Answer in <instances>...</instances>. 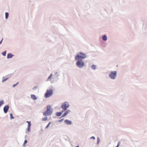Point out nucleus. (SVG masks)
Listing matches in <instances>:
<instances>
[{"label": "nucleus", "instance_id": "f257e3e1", "mask_svg": "<svg viewBox=\"0 0 147 147\" xmlns=\"http://www.w3.org/2000/svg\"><path fill=\"white\" fill-rule=\"evenodd\" d=\"M52 109L50 105L47 106V110L44 112L43 114L44 116H48L50 115L52 113Z\"/></svg>", "mask_w": 147, "mask_h": 147}, {"label": "nucleus", "instance_id": "f03ea898", "mask_svg": "<svg viewBox=\"0 0 147 147\" xmlns=\"http://www.w3.org/2000/svg\"><path fill=\"white\" fill-rule=\"evenodd\" d=\"M86 58V55L83 53L80 52L79 54H77V55L75 57V59L76 60H78L80 59H84Z\"/></svg>", "mask_w": 147, "mask_h": 147}, {"label": "nucleus", "instance_id": "7ed1b4c3", "mask_svg": "<svg viewBox=\"0 0 147 147\" xmlns=\"http://www.w3.org/2000/svg\"><path fill=\"white\" fill-rule=\"evenodd\" d=\"M53 93V90L52 89L47 90L44 95V97L47 98L51 96Z\"/></svg>", "mask_w": 147, "mask_h": 147}, {"label": "nucleus", "instance_id": "20e7f679", "mask_svg": "<svg viewBox=\"0 0 147 147\" xmlns=\"http://www.w3.org/2000/svg\"><path fill=\"white\" fill-rule=\"evenodd\" d=\"M69 105L68 102H65L63 103L61 106V108L63 110V111L66 110L69 107Z\"/></svg>", "mask_w": 147, "mask_h": 147}, {"label": "nucleus", "instance_id": "39448f33", "mask_svg": "<svg viewBox=\"0 0 147 147\" xmlns=\"http://www.w3.org/2000/svg\"><path fill=\"white\" fill-rule=\"evenodd\" d=\"M117 75V72L116 71H111L109 74V77L112 79H115Z\"/></svg>", "mask_w": 147, "mask_h": 147}, {"label": "nucleus", "instance_id": "423d86ee", "mask_svg": "<svg viewBox=\"0 0 147 147\" xmlns=\"http://www.w3.org/2000/svg\"><path fill=\"white\" fill-rule=\"evenodd\" d=\"M76 65L79 67L82 68L84 65V63L83 61H78L76 63Z\"/></svg>", "mask_w": 147, "mask_h": 147}, {"label": "nucleus", "instance_id": "0eeeda50", "mask_svg": "<svg viewBox=\"0 0 147 147\" xmlns=\"http://www.w3.org/2000/svg\"><path fill=\"white\" fill-rule=\"evenodd\" d=\"M9 109V107L8 105L5 106L3 108L4 112L5 113H6Z\"/></svg>", "mask_w": 147, "mask_h": 147}, {"label": "nucleus", "instance_id": "6e6552de", "mask_svg": "<svg viewBox=\"0 0 147 147\" xmlns=\"http://www.w3.org/2000/svg\"><path fill=\"white\" fill-rule=\"evenodd\" d=\"M70 111L69 110H67L63 114V115L62 116V117H64L67 115L68 114H69Z\"/></svg>", "mask_w": 147, "mask_h": 147}, {"label": "nucleus", "instance_id": "1a4fd4ad", "mask_svg": "<svg viewBox=\"0 0 147 147\" xmlns=\"http://www.w3.org/2000/svg\"><path fill=\"white\" fill-rule=\"evenodd\" d=\"M14 56L11 53H9L7 55V58L8 59L11 58L13 57Z\"/></svg>", "mask_w": 147, "mask_h": 147}, {"label": "nucleus", "instance_id": "9d476101", "mask_svg": "<svg viewBox=\"0 0 147 147\" xmlns=\"http://www.w3.org/2000/svg\"><path fill=\"white\" fill-rule=\"evenodd\" d=\"M65 123L67 125H70L71 123V121L67 119L65 120Z\"/></svg>", "mask_w": 147, "mask_h": 147}, {"label": "nucleus", "instance_id": "9b49d317", "mask_svg": "<svg viewBox=\"0 0 147 147\" xmlns=\"http://www.w3.org/2000/svg\"><path fill=\"white\" fill-rule=\"evenodd\" d=\"M63 110H62L61 112H58L56 113V115L57 116L59 117L61 116L62 113L63 112Z\"/></svg>", "mask_w": 147, "mask_h": 147}, {"label": "nucleus", "instance_id": "f8f14e48", "mask_svg": "<svg viewBox=\"0 0 147 147\" xmlns=\"http://www.w3.org/2000/svg\"><path fill=\"white\" fill-rule=\"evenodd\" d=\"M31 96L32 98L34 100H36L37 99L36 96L34 94H31Z\"/></svg>", "mask_w": 147, "mask_h": 147}, {"label": "nucleus", "instance_id": "ddd939ff", "mask_svg": "<svg viewBox=\"0 0 147 147\" xmlns=\"http://www.w3.org/2000/svg\"><path fill=\"white\" fill-rule=\"evenodd\" d=\"M102 38L104 40H107V37L106 35H104L102 36Z\"/></svg>", "mask_w": 147, "mask_h": 147}, {"label": "nucleus", "instance_id": "4468645a", "mask_svg": "<svg viewBox=\"0 0 147 147\" xmlns=\"http://www.w3.org/2000/svg\"><path fill=\"white\" fill-rule=\"evenodd\" d=\"M5 18L6 19H7L8 18L9 16V14L7 12H6L5 13Z\"/></svg>", "mask_w": 147, "mask_h": 147}, {"label": "nucleus", "instance_id": "2eb2a0df", "mask_svg": "<svg viewBox=\"0 0 147 147\" xmlns=\"http://www.w3.org/2000/svg\"><path fill=\"white\" fill-rule=\"evenodd\" d=\"M91 67L93 69L95 70L96 68V66L94 65H93L91 66Z\"/></svg>", "mask_w": 147, "mask_h": 147}, {"label": "nucleus", "instance_id": "dca6fc26", "mask_svg": "<svg viewBox=\"0 0 147 147\" xmlns=\"http://www.w3.org/2000/svg\"><path fill=\"white\" fill-rule=\"evenodd\" d=\"M52 74H51L50 75L49 77L48 78V80H49L50 79H51L52 77Z\"/></svg>", "mask_w": 147, "mask_h": 147}, {"label": "nucleus", "instance_id": "f3484780", "mask_svg": "<svg viewBox=\"0 0 147 147\" xmlns=\"http://www.w3.org/2000/svg\"><path fill=\"white\" fill-rule=\"evenodd\" d=\"M27 141L26 140H25L24 143L23 144V146H25L26 144L27 143Z\"/></svg>", "mask_w": 147, "mask_h": 147}, {"label": "nucleus", "instance_id": "a211bd4d", "mask_svg": "<svg viewBox=\"0 0 147 147\" xmlns=\"http://www.w3.org/2000/svg\"><path fill=\"white\" fill-rule=\"evenodd\" d=\"M4 103L3 101V100H1L0 101V107Z\"/></svg>", "mask_w": 147, "mask_h": 147}, {"label": "nucleus", "instance_id": "6ab92c4d", "mask_svg": "<svg viewBox=\"0 0 147 147\" xmlns=\"http://www.w3.org/2000/svg\"><path fill=\"white\" fill-rule=\"evenodd\" d=\"M2 54L4 56H5L6 54V51H5L2 53Z\"/></svg>", "mask_w": 147, "mask_h": 147}, {"label": "nucleus", "instance_id": "aec40b11", "mask_svg": "<svg viewBox=\"0 0 147 147\" xmlns=\"http://www.w3.org/2000/svg\"><path fill=\"white\" fill-rule=\"evenodd\" d=\"M10 117L11 119H13L14 118V117H13V115L12 114V113L10 114Z\"/></svg>", "mask_w": 147, "mask_h": 147}, {"label": "nucleus", "instance_id": "412c9836", "mask_svg": "<svg viewBox=\"0 0 147 147\" xmlns=\"http://www.w3.org/2000/svg\"><path fill=\"white\" fill-rule=\"evenodd\" d=\"M19 83V82H18L17 83H16V84H14L13 85V87H15V86H16L17 84Z\"/></svg>", "mask_w": 147, "mask_h": 147}, {"label": "nucleus", "instance_id": "4be33fe9", "mask_svg": "<svg viewBox=\"0 0 147 147\" xmlns=\"http://www.w3.org/2000/svg\"><path fill=\"white\" fill-rule=\"evenodd\" d=\"M47 119V117H45L43 118L42 120V121H46Z\"/></svg>", "mask_w": 147, "mask_h": 147}, {"label": "nucleus", "instance_id": "5701e85b", "mask_svg": "<svg viewBox=\"0 0 147 147\" xmlns=\"http://www.w3.org/2000/svg\"><path fill=\"white\" fill-rule=\"evenodd\" d=\"M51 122H50L47 125V126H46V128H46V129L47 128L49 127V125L50 124H51Z\"/></svg>", "mask_w": 147, "mask_h": 147}, {"label": "nucleus", "instance_id": "b1692460", "mask_svg": "<svg viewBox=\"0 0 147 147\" xmlns=\"http://www.w3.org/2000/svg\"><path fill=\"white\" fill-rule=\"evenodd\" d=\"M8 79V78H7L3 79V80H2V82H4L5 81H6V80H7Z\"/></svg>", "mask_w": 147, "mask_h": 147}, {"label": "nucleus", "instance_id": "393cba45", "mask_svg": "<svg viewBox=\"0 0 147 147\" xmlns=\"http://www.w3.org/2000/svg\"><path fill=\"white\" fill-rule=\"evenodd\" d=\"M100 140L99 139V138H97V144H98L100 142Z\"/></svg>", "mask_w": 147, "mask_h": 147}, {"label": "nucleus", "instance_id": "a878e982", "mask_svg": "<svg viewBox=\"0 0 147 147\" xmlns=\"http://www.w3.org/2000/svg\"><path fill=\"white\" fill-rule=\"evenodd\" d=\"M30 127H28V132H30Z\"/></svg>", "mask_w": 147, "mask_h": 147}, {"label": "nucleus", "instance_id": "bb28decb", "mask_svg": "<svg viewBox=\"0 0 147 147\" xmlns=\"http://www.w3.org/2000/svg\"><path fill=\"white\" fill-rule=\"evenodd\" d=\"M63 120H64V119H61L60 120H59L58 121L59 122H61V121H62Z\"/></svg>", "mask_w": 147, "mask_h": 147}, {"label": "nucleus", "instance_id": "cd10ccee", "mask_svg": "<svg viewBox=\"0 0 147 147\" xmlns=\"http://www.w3.org/2000/svg\"><path fill=\"white\" fill-rule=\"evenodd\" d=\"M31 125L30 123H28V127H30Z\"/></svg>", "mask_w": 147, "mask_h": 147}, {"label": "nucleus", "instance_id": "c85d7f7f", "mask_svg": "<svg viewBox=\"0 0 147 147\" xmlns=\"http://www.w3.org/2000/svg\"><path fill=\"white\" fill-rule=\"evenodd\" d=\"M120 144V142H119L117 146H116L115 147H118V146H119Z\"/></svg>", "mask_w": 147, "mask_h": 147}, {"label": "nucleus", "instance_id": "c756f323", "mask_svg": "<svg viewBox=\"0 0 147 147\" xmlns=\"http://www.w3.org/2000/svg\"><path fill=\"white\" fill-rule=\"evenodd\" d=\"M91 138L93 140H94L95 139V138L94 137L92 136Z\"/></svg>", "mask_w": 147, "mask_h": 147}, {"label": "nucleus", "instance_id": "7c9ffc66", "mask_svg": "<svg viewBox=\"0 0 147 147\" xmlns=\"http://www.w3.org/2000/svg\"><path fill=\"white\" fill-rule=\"evenodd\" d=\"M26 122H27V123H28H28H30V122H29V121H27Z\"/></svg>", "mask_w": 147, "mask_h": 147}, {"label": "nucleus", "instance_id": "2f4dec72", "mask_svg": "<svg viewBox=\"0 0 147 147\" xmlns=\"http://www.w3.org/2000/svg\"><path fill=\"white\" fill-rule=\"evenodd\" d=\"M3 39H2L1 41L0 42V44L1 43Z\"/></svg>", "mask_w": 147, "mask_h": 147}, {"label": "nucleus", "instance_id": "473e14b6", "mask_svg": "<svg viewBox=\"0 0 147 147\" xmlns=\"http://www.w3.org/2000/svg\"><path fill=\"white\" fill-rule=\"evenodd\" d=\"M76 147H79V146H76Z\"/></svg>", "mask_w": 147, "mask_h": 147}]
</instances>
